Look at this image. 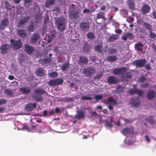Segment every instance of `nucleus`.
<instances>
[{
	"mask_svg": "<svg viewBox=\"0 0 156 156\" xmlns=\"http://www.w3.org/2000/svg\"><path fill=\"white\" fill-rule=\"evenodd\" d=\"M127 69L125 68H122L120 69H113V73L114 75L121 74L122 77L126 81H129L131 79V74L130 73H127Z\"/></svg>",
	"mask_w": 156,
	"mask_h": 156,
	"instance_id": "nucleus-1",
	"label": "nucleus"
},
{
	"mask_svg": "<svg viewBox=\"0 0 156 156\" xmlns=\"http://www.w3.org/2000/svg\"><path fill=\"white\" fill-rule=\"evenodd\" d=\"M30 8L28 10V11L30 12H35L37 13L38 14L37 16L38 17H37V19L38 21L39 22L41 21L42 17V16L40 12V9L38 4L36 3H34V5H30ZM36 20H37V19Z\"/></svg>",
	"mask_w": 156,
	"mask_h": 156,
	"instance_id": "nucleus-2",
	"label": "nucleus"
},
{
	"mask_svg": "<svg viewBox=\"0 0 156 156\" xmlns=\"http://www.w3.org/2000/svg\"><path fill=\"white\" fill-rule=\"evenodd\" d=\"M55 24L58 30L63 31L65 29V19L63 18H58L55 21Z\"/></svg>",
	"mask_w": 156,
	"mask_h": 156,
	"instance_id": "nucleus-3",
	"label": "nucleus"
},
{
	"mask_svg": "<svg viewBox=\"0 0 156 156\" xmlns=\"http://www.w3.org/2000/svg\"><path fill=\"white\" fill-rule=\"evenodd\" d=\"M44 91L42 89H36L34 93L33 94L32 96L35 101H41L43 100V99L41 95L44 93Z\"/></svg>",
	"mask_w": 156,
	"mask_h": 156,
	"instance_id": "nucleus-4",
	"label": "nucleus"
},
{
	"mask_svg": "<svg viewBox=\"0 0 156 156\" xmlns=\"http://www.w3.org/2000/svg\"><path fill=\"white\" fill-rule=\"evenodd\" d=\"M12 47L15 49H18L21 47L22 43L20 40L15 41L12 39L10 40Z\"/></svg>",
	"mask_w": 156,
	"mask_h": 156,
	"instance_id": "nucleus-5",
	"label": "nucleus"
},
{
	"mask_svg": "<svg viewBox=\"0 0 156 156\" xmlns=\"http://www.w3.org/2000/svg\"><path fill=\"white\" fill-rule=\"evenodd\" d=\"M103 102L108 105V108L110 110L113 109V105H115L116 103V101L112 98H109L107 100L103 101Z\"/></svg>",
	"mask_w": 156,
	"mask_h": 156,
	"instance_id": "nucleus-6",
	"label": "nucleus"
},
{
	"mask_svg": "<svg viewBox=\"0 0 156 156\" xmlns=\"http://www.w3.org/2000/svg\"><path fill=\"white\" fill-rule=\"evenodd\" d=\"M146 62L145 59H140L134 61L133 62V64L137 67L141 68L144 66Z\"/></svg>",
	"mask_w": 156,
	"mask_h": 156,
	"instance_id": "nucleus-7",
	"label": "nucleus"
},
{
	"mask_svg": "<svg viewBox=\"0 0 156 156\" xmlns=\"http://www.w3.org/2000/svg\"><path fill=\"white\" fill-rule=\"evenodd\" d=\"M39 38L38 35L37 34H34L31 37L30 41V43L33 45L35 44L38 41Z\"/></svg>",
	"mask_w": 156,
	"mask_h": 156,
	"instance_id": "nucleus-8",
	"label": "nucleus"
},
{
	"mask_svg": "<svg viewBox=\"0 0 156 156\" xmlns=\"http://www.w3.org/2000/svg\"><path fill=\"white\" fill-rule=\"evenodd\" d=\"M9 24V21L7 19H5L2 20L0 25V30H2L7 27Z\"/></svg>",
	"mask_w": 156,
	"mask_h": 156,
	"instance_id": "nucleus-9",
	"label": "nucleus"
},
{
	"mask_svg": "<svg viewBox=\"0 0 156 156\" xmlns=\"http://www.w3.org/2000/svg\"><path fill=\"white\" fill-rule=\"evenodd\" d=\"M10 46L8 44L2 45L0 48L1 52L3 54H5L9 50Z\"/></svg>",
	"mask_w": 156,
	"mask_h": 156,
	"instance_id": "nucleus-10",
	"label": "nucleus"
},
{
	"mask_svg": "<svg viewBox=\"0 0 156 156\" xmlns=\"http://www.w3.org/2000/svg\"><path fill=\"white\" fill-rule=\"evenodd\" d=\"M25 50L28 54H30L34 51V48L28 44H26L24 46Z\"/></svg>",
	"mask_w": 156,
	"mask_h": 156,
	"instance_id": "nucleus-11",
	"label": "nucleus"
},
{
	"mask_svg": "<svg viewBox=\"0 0 156 156\" xmlns=\"http://www.w3.org/2000/svg\"><path fill=\"white\" fill-rule=\"evenodd\" d=\"M118 82V79L114 76H110L108 78V82L110 84L117 83Z\"/></svg>",
	"mask_w": 156,
	"mask_h": 156,
	"instance_id": "nucleus-12",
	"label": "nucleus"
},
{
	"mask_svg": "<svg viewBox=\"0 0 156 156\" xmlns=\"http://www.w3.org/2000/svg\"><path fill=\"white\" fill-rule=\"evenodd\" d=\"M20 91L24 94H27L30 92L31 91L30 87H24L20 88Z\"/></svg>",
	"mask_w": 156,
	"mask_h": 156,
	"instance_id": "nucleus-13",
	"label": "nucleus"
},
{
	"mask_svg": "<svg viewBox=\"0 0 156 156\" xmlns=\"http://www.w3.org/2000/svg\"><path fill=\"white\" fill-rule=\"evenodd\" d=\"M36 107V104L35 103H30L28 104L25 107L26 110L27 111H30L33 110L34 108Z\"/></svg>",
	"mask_w": 156,
	"mask_h": 156,
	"instance_id": "nucleus-14",
	"label": "nucleus"
},
{
	"mask_svg": "<svg viewBox=\"0 0 156 156\" xmlns=\"http://www.w3.org/2000/svg\"><path fill=\"white\" fill-rule=\"evenodd\" d=\"M94 69L89 68L88 69H84L83 71V73L87 76H89L94 73Z\"/></svg>",
	"mask_w": 156,
	"mask_h": 156,
	"instance_id": "nucleus-15",
	"label": "nucleus"
},
{
	"mask_svg": "<svg viewBox=\"0 0 156 156\" xmlns=\"http://www.w3.org/2000/svg\"><path fill=\"white\" fill-rule=\"evenodd\" d=\"M94 50L95 51H98V52H101L102 51H103L104 52H106L108 51L107 48L103 50V46L99 44L95 46Z\"/></svg>",
	"mask_w": 156,
	"mask_h": 156,
	"instance_id": "nucleus-16",
	"label": "nucleus"
},
{
	"mask_svg": "<svg viewBox=\"0 0 156 156\" xmlns=\"http://www.w3.org/2000/svg\"><path fill=\"white\" fill-rule=\"evenodd\" d=\"M30 19V17L29 16H27L23 19L21 20L19 23V25L18 27H23L25 23L27 22Z\"/></svg>",
	"mask_w": 156,
	"mask_h": 156,
	"instance_id": "nucleus-17",
	"label": "nucleus"
},
{
	"mask_svg": "<svg viewBox=\"0 0 156 156\" xmlns=\"http://www.w3.org/2000/svg\"><path fill=\"white\" fill-rule=\"evenodd\" d=\"M130 104L134 107H137L140 104V101L138 99H132L130 101Z\"/></svg>",
	"mask_w": 156,
	"mask_h": 156,
	"instance_id": "nucleus-18",
	"label": "nucleus"
},
{
	"mask_svg": "<svg viewBox=\"0 0 156 156\" xmlns=\"http://www.w3.org/2000/svg\"><path fill=\"white\" fill-rule=\"evenodd\" d=\"M122 133L124 135H127L129 134H132L133 130L132 128H125L122 131Z\"/></svg>",
	"mask_w": 156,
	"mask_h": 156,
	"instance_id": "nucleus-19",
	"label": "nucleus"
},
{
	"mask_svg": "<svg viewBox=\"0 0 156 156\" xmlns=\"http://www.w3.org/2000/svg\"><path fill=\"white\" fill-rule=\"evenodd\" d=\"M45 72L44 69L41 68H39L36 70V75L40 76H42L45 74Z\"/></svg>",
	"mask_w": 156,
	"mask_h": 156,
	"instance_id": "nucleus-20",
	"label": "nucleus"
},
{
	"mask_svg": "<svg viewBox=\"0 0 156 156\" xmlns=\"http://www.w3.org/2000/svg\"><path fill=\"white\" fill-rule=\"evenodd\" d=\"M150 7L147 5H144L142 7V12L144 14L148 12L150 10Z\"/></svg>",
	"mask_w": 156,
	"mask_h": 156,
	"instance_id": "nucleus-21",
	"label": "nucleus"
},
{
	"mask_svg": "<svg viewBox=\"0 0 156 156\" xmlns=\"http://www.w3.org/2000/svg\"><path fill=\"white\" fill-rule=\"evenodd\" d=\"M80 27L83 30H86L89 28V25L87 23H82L80 24Z\"/></svg>",
	"mask_w": 156,
	"mask_h": 156,
	"instance_id": "nucleus-22",
	"label": "nucleus"
},
{
	"mask_svg": "<svg viewBox=\"0 0 156 156\" xmlns=\"http://www.w3.org/2000/svg\"><path fill=\"white\" fill-rule=\"evenodd\" d=\"M55 4V0H48L45 3L44 6L46 8L53 5Z\"/></svg>",
	"mask_w": 156,
	"mask_h": 156,
	"instance_id": "nucleus-23",
	"label": "nucleus"
},
{
	"mask_svg": "<svg viewBox=\"0 0 156 156\" xmlns=\"http://www.w3.org/2000/svg\"><path fill=\"white\" fill-rule=\"evenodd\" d=\"M155 96V92L154 91H149L147 94V97L149 99H152L154 98Z\"/></svg>",
	"mask_w": 156,
	"mask_h": 156,
	"instance_id": "nucleus-24",
	"label": "nucleus"
},
{
	"mask_svg": "<svg viewBox=\"0 0 156 156\" xmlns=\"http://www.w3.org/2000/svg\"><path fill=\"white\" fill-rule=\"evenodd\" d=\"M77 114L75 116L76 118L80 119L83 118L84 116L83 113L81 110H79L77 112Z\"/></svg>",
	"mask_w": 156,
	"mask_h": 156,
	"instance_id": "nucleus-25",
	"label": "nucleus"
},
{
	"mask_svg": "<svg viewBox=\"0 0 156 156\" xmlns=\"http://www.w3.org/2000/svg\"><path fill=\"white\" fill-rule=\"evenodd\" d=\"M79 59L78 62L79 64L81 63L86 64L87 63V59L85 57H80L79 58Z\"/></svg>",
	"mask_w": 156,
	"mask_h": 156,
	"instance_id": "nucleus-26",
	"label": "nucleus"
},
{
	"mask_svg": "<svg viewBox=\"0 0 156 156\" xmlns=\"http://www.w3.org/2000/svg\"><path fill=\"white\" fill-rule=\"evenodd\" d=\"M147 120L151 124L154 125V127H156V120H154L152 117H149Z\"/></svg>",
	"mask_w": 156,
	"mask_h": 156,
	"instance_id": "nucleus-27",
	"label": "nucleus"
},
{
	"mask_svg": "<svg viewBox=\"0 0 156 156\" xmlns=\"http://www.w3.org/2000/svg\"><path fill=\"white\" fill-rule=\"evenodd\" d=\"M18 35L21 37H23L26 36L25 32L23 30H18Z\"/></svg>",
	"mask_w": 156,
	"mask_h": 156,
	"instance_id": "nucleus-28",
	"label": "nucleus"
},
{
	"mask_svg": "<svg viewBox=\"0 0 156 156\" xmlns=\"http://www.w3.org/2000/svg\"><path fill=\"white\" fill-rule=\"evenodd\" d=\"M69 64L67 62L64 64L61 67V69L63 71H67L69 69Z\"/></svg>",
	"mask_w": 156,
	"mask_h": 156,
	"instance_id": "nucleus-29",
	"label": "nucleus"
},
{
	"mask_svg": "<svg viewBox=\"0 0 156 156\" xmlns=\"http://www.w3.org/2000/svg\"><path fill=\"white\" fill-rule=\"evenodd\" d=\"M135 48L137 51H142V47L143 45L141 43H138L137 44H135Z\"/></svg>",
	"mask_w": 156,
	"mask_h": 156,
	"instance_id": "nucleus-30",
	"label": "nucleus"
},
{
	"mask_svg": "<svg viewBox=\"0 0 156 156\" xmlns=\"http://www.w3.org/2000/svg\"><path fill=\"white\" fill-rule=\"evenodd\" d=\"M123 121L124 122H125L124 123L126 124V123L129 122V120H127V119H123V118H120V122H118L117 123H116L115 122H114V124H116L117 125L119 126L120 124V122H122Z\"/></svg>",
	"mask_w": 156,
	"mask_h": 156,
	"instance_id": "nucleus-31",
	"label": "nucleus"
},
{
	"mask_svg": "<svg viewBox=\"0 0 156 156\" xmlns=\"http://www.w3.org/2000/svg\"><path fill=\"white\" fill-rule=\"evenodd\" d=\"M130 92L131 94H133L134 93H137L139 95H141L142 94H143V92L142 91L140 90H138L137 89H135L134 90H131L130 91Z\"/></svg>",
	"mask_w": 156,
	"mask_h": 156,
	"instance_id": "nucleus-32",
	"label": "nucleus"
},
{
	"mask_svg": "<svg viewBox=\"0 0 156 156\" xmlns=\"http://www.w3.org/2000/svg\"><path fill=\"white\" fill-rule=\"evenodd\" d=\"M144 27L149 30V31H151L152 29V27L149 24L147 23H144Z\"/></svg>",
	"mask_w": 156,
	"mask_h": 156,
	"instance_id": "nucleus-33",
	"label": "nucleus"
},
{
	"mask_svg": "<svg viewBox=\"0 0 156 156\" xmlns=\"http://www.w3.org/2000/svg\"><path fill=\"white\" fill-rule=\"evenodd\" d=\"M116 59V57L115 56H110L107 58V60L109 62H114Z\"/></svg>",
	"mask_w": 156,
	"mask_h": 156,
	"instance_id": "nucleus-34",
	"label": "nucleus"
},
{
	"mask_svg": "<svg viewBox=\"0 0 156 156\" xmlns=\"http://www.w3.org/2000/svg\"><path fill=\"white\" fill-rule=\"evenodd\" d=\"M128 5L131 9H133L134 8V4L132 1H129L128 2Z\"/></svg>",
	"mask_w": 156,
	"mask_h": 156,
	"instance_id": "nucleus-35",
	"label": "nucleus"
},
{
	"mask_svg": "<svg viewBox=\"0 0 156 156\" xmlns=\"http://www.w3.org/2000/svg\"><path fill=\"white\" fill-rule=\"evenodd\" d=\"M88 39L90 40H91L94 39L95 37L94 34L92 33H88L87 35Z\"/></svg>",
	"mask_w": 156,
	"mask_h": 156,
	"instance_id": "nucleus-36",
	"label": "nucleus"
},
{
	"mask_svg": "<svg viewBox=\"0 0 156 156\" xmlns=\"http://www.w3.org/2000/svg\"><path fill=\"white\" fill-rule=\"evenodd\" d=\"M113 118L111 117V122H106L105 123V126L108 127H112L113 124L112 123L113 122L112 121Z\"/></svg>",
	"mask_w": 156,
	"mask_h": 156,
	"instance_id": "nucleus-37",
	"label": "nucleus"
},
{
	"mask_svg": "<svg viewBox=\"0 0 156 156\" xmlns=\"http://www.w3.org/2000/svg\"><path fill=\"white\" fill-rule=\"evenodd\" d=\"M48 75L50 77L52 78L56 77L58 76L57 73L55 72H53L51 73H49Z\"/></svg>",
	"mask_w": 156,
	"mask_h": 156,
	"instance_id": "nucleus-38",
	"label": "nucleus"
},
{
	"mask_svg": "<svg viewBox=\"0 0 156 156\" xmlns=\"http://www.w3.org/2000/svg\"><path fill=\"white\" fill-rule=\"evenodd\" d=\"M118 36L115 34H113L110 36L109 39L110 41H112L118 39Z\"/></svg>",
	"mask_w": 156,
	"mask_h": 156,
	"instance_id": "nucleus-39",
	"label": "nucleus"
},
{
	"mask_svg": "<svg viewBox=\"0 0 156 156\" xmlns=\"http://www.w3.org/2000/svg\"><path fill=\"white\" fill-rule=\"evenodd\" d=\"M5 94L7 95L12 96L13 95V93L12 91L9 90H5L4 92Z\"/></svg>",
	"mask_w": 156,
	"mask_h": 156,
	"instance_id": "nucleus-40",
	"label": "nucleus"
},
{
	"mask_svg": "<svg viewBox=\"0 0 156 156\" xmlns=\"http://www.w3.org/2000/svg\"><path fill=\"white\" fill-rule=\"evenodd\" d=\"M81 100H92L93 98L88 96H83L81 98Z\"/></svg>",
	"mask_w": 156,
	"mask_h": 156,
	"instance_id": "nucleus-41",
	"label": "nucleus"
},
{
	"mask_svg": "<svg viewBox=\"0 0 156 156\" xmlns=\"http://www.w3.org/2000/svg\"><path fill=\"white\" fill-rule=\"evenodd\" d=\"M116 91L117 92L119 93L122 91L123 90V88L121 85H119L117 86L116 88Z\"/></svg>",
	"mask_w": 156,
	"mask_h": 156,
	"instance_id": "nucleus-42",
	"label": "nucleus"
},
{
	"mask_svg": "<svg viewBox=\"0 0 156 156\" xmlns=\"http://www.w3.org/2000/svg\"><path fill=\"white\" fill-rule=\"evenodd\" d=\"M56 85H59L61 84L63 82V80L61 79H55Z\"/></svg>",
	"mask_w": 156,
	"mask_h": 156,
	"instance_id": "nucleus-43",
	"label": "nucleus"
},
{
	"mask_svg": "<svg viewBox=\"0 0 156 156\" xmlns=\"http://www.w3.org/2000/svg\"><path fill=\"white\" fill-rule=\"evenodd\" d=\"M150 34L149 37L152 38H154L156 37V34H155L154 32H152L151 31H149Z\"/></svg>",
	"mask_w": 156,
	"mask_h": 156,
	"instance_id": "nucleus-44",
	"label": "nucleus"
},
{
	"mask_svg": "<svg viewBox=\"0 0 156 156\" xmlns=\"http://www.w3.org/2000/svg\"><path fill=\"white\" fill-rule=\"evenodd\" d=\"M51 86L56 85V83L55 79L52 80L50 81L48 83Z\"/></svg>",
	"mask_w": 156,
	"mask_h": 156,
	"instance_id": "nucleus-45",
	"label": "nucleus"
},
{
	"mask_svg": "<svg viewBox=\"0 0 156 156\" xmlns=\"http://www.w3.org/2000/svg\"><path fill=\"white\" fill-rule=\"evenodd\" d=\"M103 97L102 95H96L95 96V99L96 100H100Z\"/></svg>",
	"mask_w": 156,
	"mask_h": 156,
	"instance_id": "nucleus-46",
	"label": "nucleus"
},
{
	"mask_svg": "<svg viewBox=\"0 0 156 156\" xmlns=\"http://www.w3.org/2000/svg\"><path fill=\"white\" fill-rule=\"evenodd\" d=\"M27 130V131L28 132H32V129H30V128H28V126H27L25 125L21 129L22 130Z\"/></svg>",
	"mask_w": 156,
	"mask_h": 156,
	"instance_id": "nucleus-47",
	"label": "nucleus"
},
{
	"mask_svg": "<svg viewBox=\"0 0 156 156\" xmlns=\"http://www.w3.org/2000/svg\"><path fill=\"white\" fill-rule=\"evenodd\" d=\"M126 34L128 38L129 39H131L133 38L134 35L132 34L131 33H127Z\"/></svg>",
	"mask_w": 156,
	"mask_h": 156,
	"instance_id": "nucleus-48",
	"label": "nucleus"
},
{
	"mask_svg": "<svg viewBox=\"0 0 156 156\" xmlns=\"http://www.w3.org/2000/svg\"><path fill=\"white\" fill-rule=\"evenodd\" d=\"M103 17V13L102 12H100L97 15V19H100Z\"/></svg>",
	"mask_w": 156,
	"mask_h": 156,
	"instance_id": "nucleus-49",
	"label": "nucleus"
},
{
	"mask_svg": "<svg viewBox=\"0 0 156 156\" xmlns=\"http://www.w3.org/2000/svg\"><path fill=\"white\" fill-rule=\"evenodd\" d=\"M7 102V101L6 99H0V105L3 104H5Z\"/></svg>",
	"mask_w": 156,
	"mask_h": 156,
	"instance_id": "nucleus-50",
	"label": "nucleus"
},
{
	"mask_svg": "<svg viewBox=\"0 0 156 156\" xmlns=\"http://www.w3.org/2000/svg\"><path fill=\"white\" fill-rule=\"evenodd\" d=\"M116 52V49H110L108 51L109 54H114Z\"/></svg>",
	"mask_w": 156,
	"mask_h": 156,
	"instance_id": "nucleus-51",
	"label": "nucleus"
},
{
	"mask_svg": "<svg viewBox=\"0 0 156 156\" xmlns=\"http://www.w3.org/2000/svg\"><path fill=\"white\" fill-rule=\"evenodd\" d=\"M145 138L147 143H149L150 142V139L149 136L147 135H146L145 136Z\"/></svg>",
	"mask_w": 156,
	"mask_h": 156,
	"instance_id": "nucleus-52",
	"label": "nucleus"
},
{
	"mask_svg": "<svg viewBox=\"0 0 156 156\" xmlns=\"http://www.w3.org/2000/svg\"><path fill=\"white\" fill-rule=\"evenodd\" d=\"M145 80V78L144 76H141L139 79V81L140 82H143Z\"/></svg>",
	"mask_w": 156,
	"mask_h": 156,
	"instance_id": "nucleus-53",
	"label": "nucleus"
},
{
	"mask_svg": "<svg viewBox=\"0 0 156 156\" xmlns=\"http://www.w3.org/2000/svg\"><path fill=\"white\" fill-rule=\"evenodd\" d=\"M83 12L84 13H90L91 12V10L87 9H85L83 10Z\"/></svg>",
	"mask_w": 156,
	"mask_h": 156,
	"instance_id": "nucleus-54",
	"label": "nucleus"
},
{
	"mask_svg": "<svg viewBox=\"0 0 156 156\" xmlns=\"http://www.w3.org/2000/svg\"><path fill=\"white\" fill-rule=\"evenodd\" d=\"M54 37V35H51L50 36H48V38H49L48 40V42H50L52 40V39Z\"/></svg>",
	"mask_w": 156,
	"mask_h": 156,
	"instance_id": "nucleus-55",
	"label": "nucleus"
},
{
	"mask_svg": "<svg viewBox=\"0 0 156 156\" xmlns=\"http://www.w3.org/2000/svg\"><path fill=\"white\" fill-rule=\"evenodd\" d=\"M28 29L29 30L32 31L34 30L33 26L31 25L28 27Z\"/></svg>",
	"mask_w": 156,
	"mask_h": 156,
	"instance_id": "nucleus-56",
	"label": "nucleus"
},
{
	"mask_svg": "<svg viewBox=\"0 0 156 156\" xmlns=\"http://www.w3.org/2000/svg\"><path fill=\"white\" fill-rule=\"evenodd\" d=\"M127 38L128 37L126 35V34H124L122 37V39L124 40H126Z\"/></svg>",
	"mask_w": 156,
	"mask_h": 156,
	"instance_id": "nucleus-57",
	"label": "nucleus"
},
{
	"mask_svg": "<svg viewBox=\"0 0 156 156\" xmlns=\"http://www.w3.org/2000/svg\"><path fill=\"white\" fill-rule=\"evenodd\" d=\"M37 128V126L35 125H34L33 124H32V128H30V129H32V131H33V129L36 130Z\"/></svg>",
	"mask_w": 156,
	"mask_h": 156,
	"instance_id": "nucleus-58",
	"label": "nucleus"
},
{
	"mask_svg": "<svg viewBox=\"0 0 156 156\" xmlns=\"http://www.w3.org/2000/svg\"><path fill=\"white\" fill-rule=\"evenodd\" d=\"M5 7L6 8H8L9 9V8L10 6V4L8 2L6 1L5 2Z\"/></svg>",
	"mask_w": 156,
	"mask_h": 156,
	"instance_id": "nucleus-59",
	"label": "nucleus"
},
{
	"mask_svg": "<svg viewBox=\"0 0 156 156\" xmlns=\"http://www.w3.org/2000/svg\"><path fill=\"white\" fill-rule=\"evenodd\" d=\"M152 15L153 18L156 19V11H154L152 12Z\"/></svg>",
	"mask_w": 156,
	"mask_h": 156,
	"instance_id": "nucleus-60",
	"label": "nucleus"
},
{
	"mask_svg": "<svg viewBox=\"0 0 156 156\" xmlns=\"http://www.w3.org/2000/svg\"><path fill=\"white\" fill-rule=\"evenodd\" d=\"M145 68L147 70H149L151 69V67L149 65H147L145 66Z\"/></svg>",
	"mask_w": 156,
	"mask_h": 156,
	"instance_id": "nucleus-61",
	"label": "nucleus"
},
{
	"mask_svg": "<svg viewBox=\"0 0 156 156\" xmlns=\"http://www.w3.org/2000/svg\"><path fill=\"white\" fill-rule=\"evenodd\" d=\"M115 31L117 33L120 34L121 33L122 30H121L120 29H115Z\"/></svg>",
	"mask_w": 156,
	"mask_h": 156,
	"instance_id": "nucleus-62",
	"label": "nucleus"
},
{
	"mask_svg": "<svg viewBox=\"0 0 156 156\" xmlns=\"http://www.w3.org/2000/svg\"><path fill=\"white\" fill-rule=\"evenodd\" d=\"M25 5H26L27 4H29L31 2L30 0H24Z\"/></svg>",
	"mask_w": 156,
	"mask_h": 156,
	"instance_id": "nucleus-63",
	"label": "nucleus"
},
{
	"mask_svg": "<svg viewBox=\"0 0 156 156\" xmlns=\"http://www.w3.org/2000/svg\"><path fill=\"white\" fill-rule=\"evenodd\" d=\"M14 78V77L13 76L10 75L9 76V79L10 80H13Z\"/></svg>",
	"mask_w": 156,
	"mask_h": 156,
	"instance_id": "nucleus-64",
	"label": "nucleus"
}]
</instances>
